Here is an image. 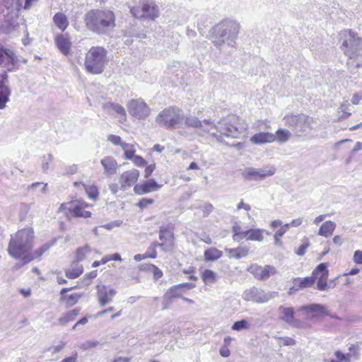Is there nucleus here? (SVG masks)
<instances>
[{
    "label": "nucleus",
    "instance_id": "1",
    "mask_svg": "<svg viewBox=\"0 0 362 362\" xmlns=\"http://www.w3.org/2000/svg\"><path fill=\"white\" fill-rule=\"evenodd\" d=\"M34 238V231L31 228L18 230L11 235L7 249L8 255L15 259H21L23 264L34 260L35 257L31 255Z\"/></svg>",
    "mask_w": 362,
    "mask_h": 362
},
{
    "label": "nucleus",
    "instance_id": "2",
    "mask_svg": "<svg viewBox=\"0 0 362 362\" xmlns=\"http://www.w3.org/2000/svg\"><path fill=\"white\" fill-rule=\"evenodd\" d=\"M240 24L235 20L225 19L212 28L213 43L221 47L225 44L233 47L240 31Z\"/></svg>",
    "mask_w": 362,
    "mask_h": 362
},
{
    "label": "nucleus",
    "instance_id": "3",
    "mask_svg": "<svg viewBox=\"0 0 362 362\" xmlns=\"http://www.w3.org/2000/svg\"><path fill=\"white\" fill-rule=\"evenodd\" d=\"M85 22L90 30L104 34L115 26V17L110 10L93 9L86 14Z\"/></svg>",
    "mask_w": 362,
    "mask_h": 362
},
{
    "label": "nucleus",
    "instance_id": "4",
    "mask_svg": "<svg viewBox=\"0 0 362 362\" xmlns=\"http://www.w3.org/2000/svg\"><path fill=\"white\" fill-rule=\"evenodd\" d=\"M338 42L343 53L350 59L362 54V37L351 29H344L338 33Z\"/></svg>",
    "mask_w": 362,
    "mask_h": 362
},
{
    "label": "nucleus",
    "instance_id": "5",
    "mask_svg": "<svg viewBox=\"0 0 362 362\" xmlns=\"http://www.w3.org/2000/svg\"><path fill=\"white\" fill-rule=\"evenodd\" d=\"M285 126L290 128L296 136H305L315 129L316 119L308 115L288 114L284 117Z\"/></svg>",
    "mask_w": 362,
    "mask_h": 362
},
{
    "label": "nucleus",
    "instance_id": "6",
    "mask_svg": "<svg viewBox=\"0 0 362 362\" xmlns=\"http://www.w3.org/2000/svg\"><path fill=\"white\" fill-rule=\"evenodd\" d=\"M107 51L102 47H93L86 54L84 66L87 72L100 74L107 64Z\"/></svg>",
    "mask_w": 362,
    "mask_h": 362
},
{
    "label": "nucleus",
    "instance_id": "7",
    "mask_svg": "<svg viewBox=\"0 0 362 362\" xmlns=\"http://www.w3.org/2000/svg\"><path fill=\"white\" fill-rule=\"evenodd\" d=\"M184 113L182 110L170 107L163 110L156 117V122L165 129H175L182 127Z\"/></svg>",
    "mask_w": 362,
    "mask_h": 362
},
{
    "label": "nucleus",
    "instance_id": "8",
    "mask_svg": "<svg viewBox=\"0 0 362 362\" xmlns=\"http://www.w3.org/2000/svg\"><path fill=\"white\" fill-rule=\"evenodd\" d=\"M214 130L227 137L238 138L243 132V127L239 124L237 116L232 115L221 119L218 125L214 124Z\"/></svg>",
    "mask_w": 362,
    "mask_h": 362
},
{
    "label": "nucleus",
    "instance_id": "9",
    "mask_svg": "<svg viewBox=\"0 0 362 362\" xmlns=\"http://www.w3.org/2000/svg\"><path fill=\"white\" fill-rule=\"evenodd\" d=\"M183 124L187 127L196 128L198 130V133L200 135L204 134H211V136L216 137L217 140L222 141L221 139V136H217L216 133L211 132L214 130V124L211 119H204L203 121L199 120L197 117L187 115H184Z\"/></svg>",
    "mask_w": 362,
    "mask_h": 362
},
{
    "label": "nucleus",
    "instance_id": "10",
    "mask_svg": "<svg viewBox=\"0 0 362 362\" xmlns=\"http://www.w3.org/2000/svg\"><path fill=\"white\" fill-rule=\"evenodd\" d=\"M279 296L277 291L266 292L257 287H252L244 291L243 298L246 301H252L257 303H264L270 299Z\"/></svg>",
    "mask_w": 362,
    "mask_h": 362
},
{
    "label": "nucleus",
    "instance_id": "11",
    "mask_svg": "<svg viewBox=\"0 0 362 362\" xmlns=\"http://www.w3.org/2000/svg\"><path fill=\"white\" fill-rule=\"evenodd\" d=\"M132 15L137 18H146L154 20L159 16V8L153 1L143 2L141 8L132 7L130 9Z\"/></svg>",
    "mask_w": 362,
    "mask_h": 362
},
{
    "label": "nucleus",
    "instance_id": "12",
    "mask_svg": "<svg viewBox=\"0 0 362 362\" xmlns=\"http://www.w3.org/2000/svg\"><path fill=\"white\" fill-rule=\"evenodd\" d=\"M327 263H321L318 264L313 271L312 275L310 276L313 279V284L317 281V289L324 291L331 288V286L327 284L329 276V270L327 269ZM334 284L332 288H334Z\"/></svg>",
    "mask_w": 362,
    "mask_h": 362
},
{
    "label": "nucleus",
    "instance_id": "13",
    "mask_svg": "<svg viewBox=\"0 0 362 362\" xmlns=\"http://www.w3.org/2000/svg\"><path fill=\"white\" fill-rule=\"evenodd\" d=\"M276 172V168L272 165H267L262 168L248 167L245 168L242 173L243 177L247 181L262 180L267 177L272 176Z\"/></svg>",
    "mask_w": 362,
    "mask_h": 362
},
{
    "label": "nucleus",
    "instance_id": "14",
    "mask_svg": "<svg viewBox=\"0 0 362 362\" xmlns=\"http://www.w3.org/2000/svg\"><path fill=\"white\" fill-rule=\"evenodd\" d=\"M127 106L129 114L137 119H145L150 115L151 109L141 99L132 100Z\"/></svg>",
    "mask_w": 362,
    "mask_h": 362
},
{
    "label": "nucleus",
    "instance_id": "15",
    "mask_svg": "<svg viewBox=\"0 0 362 362\" xmlns=\"http://www.w3.org/2000/svg\"><path fill=\"white\" fill-rule=\"evenodd\" d=\"M17 62L18 57L13 51L0 46V66L11 71L14 70Z\"/></svg>",
    "mask_w": 362,
    "mask_h": 362
},
{
    "label": "nucleus",
    "instance_id": "16",
    "mask_svg": "<svg viewBox=\"0 0 362 362\" xmlns=\"http://www.w3.org/2000/svg\"><path fill=\"white\" fill-rule=\"evenodd\" d=\"M298 311L303 313L306 318L311 320L320 316L329 315L325 306L315 303L302 306L298 309Z\"/></svg>",
    "mask_w": 362,
    "mask_h": 362
},
{
    "label": "nucleus",
    "instance_id": "17",
    "mask_svg": "<svg viewBox=\"0 0 362 362\" xmlns=\"http://www.w3.org/2000/svg\"><path fill=\"white\" fill-rule=\"evenodd\" d=\"M139 176L140 172L136 169H132L122 173L119 178L120 189L125 191L134 185Z\"/></svg>",
    "mask_w": 362,
    "mask_h": 362
},
{
    "label": "nucleus",
    "instance_id": "18",
    "mask_svg": "<svg viewBox=\"0 0 362 362\" xmlns=\"http://www.w3.org/2000/svg\"><path fill=\"white\" fill-rule=\"evenodd\" d=\"M247 270L259 280H267L276 273V268L271 265L260 267L257 264H252Z\"/></svg>",
    "mask_w": 362,
    "mask_h": 362
},
{
    "label": "nucleus",
    "instance_id": "19",
    "mask_svg": "<svg viewBox=\"0 0 362 362\" xmlns=\"http://www.w3.org/2000/svg\"><path fill=\"white\" fill-rule=\"evenodd\" d=\"M71 216L73 217L88 218L91 213L85 209L89 206L83 200L75 199L71 202Z\"/></svg>",
    "mask_w": 362,
    "mask_h": 362
},
{
    "label": "nucleus",
    "instance_id": "20",
    "mask_svg": "<svg viewBox=\"0 0 362 362\" xmlns=\"http://www.w3.org/2000/svg\"><path fill=\"white\" fill-rule=\"evenodd\" d=\"M195 287V284L192 283L180 284L170 288L164 295V298L171 300L175 298H181L185 289L190 290Z\"/></svg>",
    "mask_w": 362,
    "mask_h": 362
},
{
    "label": "nucleus",
    "instance_id": "21",
    "mask_svg": "<svg viewBox=\"0 0 362 362\" xmlns=\"http://www.w3.org/2000/svg\"><path fill=\"white\" fill-rule=\"evenodd\" d=\"M97 288V296L101 306H105L106 304L110 303L117 293L115 289L110 288L105 285L98 286Z\"/></svg>",
    "mask_w": 362,
    "mask_h": 362
},
{
    "label": "nucleus",
    "instance_id": "22",
    "mask_svg": "<svg viewBox=\"0 0 362 362\" xmlns=\"http://www.w3.org/2000/svg\"><path fill=\"white\" fill-rule=\"evenodd\" d=\"M159 239L164 243V247H160L165 252L172 251L174 245V236L173 233L166 227L161 226L159 230Z\"/></svg>",
    "mask_w": 362,
    "mask_h": 362
},
{
    "label": "nucleus",
    "instance_id": "23",
    "mask_svg": "<svg viewBox=\"0 0 362 362\" xmlns=\"http://www.w3.org/2000/svg\"><path fill=\"white\" fill-rule=\"evenodd\" d=\"M279 312L281 314L280 318L292 327H298L300 322L294 317V310L293 308L279 306Z\"/></svg>",
    "mask_w": 362,
    "mask_h": 362
},
{
    "label": "nucleus",
    "instance_id": "24",
    "mask_svg": "<svg viewBox=\"0 0 362 362\" xmlns=\"http://www.w3.org/2000/svg\"><path fill=\"white\" fill-rule=\"evenodd\" d=\"M8 83V76L5 74L0 81V110L4 109L9 101L11 92Z\"/></svg>",
    "mask_w": 362,
    "mask_h": 362
},
{
    "label": "nucleus",
    "instance_id": "25",
    "mask_svg": "<svg viewBox=\"0 0 362 362\" xmlns=\"http://www.w3.org/2000/svg\"><path fill=\"white\" fill-rule=\"evenodd\" d=\"M159 185L153 179L148 180L144 183L135 185L134 191L136 194L141 195L151 192H154L160 188Z\"/></svg>",
    "mask_w": 362,
    "mask_h": 362
},
{
    "label": "nucleus",
    "instance_id": "26",
    "mask_svg": "<svg viewBox=\"0 0 362 362\" xmlns=\"http://www.w3.org/2000/svg\"><path fill=\"white\" fill-rule=\"evenodd\" d=\"M293 286L289 288L288 294L291 295L293 292L298 291L300 289L309 288L313 286V279L310 276L305 278L296 277L292 280Z\"/></svg>",
    "mask_w": 362,
    "mask_h": 362
},
{
    "label": "nucleus",
    "instance_id": "27",
    "mask_svg": "<svg viewBox=\"0 0 362 362\" xmlns=\"http://www.w3.org/2000/svg\"><path fill=\"white\" fill-rule=\"evenodd\" d=\"M251 143L256 145H262L274 142V134L272 132H259L250 139Z\"/></svg>",
    "mask_w": 362,
    "mask_h": 362
},
{
    "label": "nucleus",
    "instance_id": "28",
    "mask_svg": "<svg viewBox=\"0 0 362 362\" xmlns=\"http://www.w3.org/2000/svg\"><path fill=\"white\" fill-rule=\"evenodd\" d=\"M55 43L58 49L65 55L70 51L71 42L67 33L60 34L55 37Z\"/></svg>",
    "mask_w": 362,
    "mask_h": 362
},
{
    "label": "nucleus",
    "instance_id": "29",
    "mask_svg": "<svg viewBox=\"0 0 362 362\" xmlns=\"http://www.w3.org/2000/svg\"><path fill=\"white\" fill-rule=\"evenodd\" d=\"M100 163L104 168L105 174L107 175L110 176L116 173L118 164L114 158L105 156L101 160Z\"/></svg>",
    "mask_w": 362,
    "mask_h": 362
},
{
    "label": "nucleus",
    "instance_id": "30",
    "mask_svg": "<svg viewBox=\"0 0 362 362\" xmlns=\"http://www.w3.org/2000/svg\"><path fill=\"white\" fill-rule=\"evenodd\" d=\"M336 227L337 224L334 221L331 220L326 221L320 226L317 235L327 238L332 235Z\"/></svg>",
    "mask_w": 362,
    "mask_h": 362
},
{
    "label": "nucleus",
    "instance_id": "31",
    "mask_svg": "<svg viewBox=\"0 0 362 362\" xmlns=\"http://www.w3.org/2000/svg\"><path fill=\"white\" fill-rule=\"evenodd\" d=\"M74 185L76 187L83 189L90 199H97L99 192L95 185H86L82 182H74Z\"/></svg>",
    "mask_w": 362,
    "mask_h": 362
},
{
    "label": "nucleus",
    "instance_id": "32",
    "mask_svg": "<svg viewBox=\"0 0 362 362\" xmlns=\"http://www.w3.org/2000/svg\"><path fill=\"white\" fill-rule=\"evenodd\" d=\"M71 289V288H62L60 292L61 300L66 303V306L67 308L71 307L76 304L81 297V295L78 293H72L69 296L65 295V293Z\"/></svg>",
    "mask_w": 362,
    "mask_h": 362
},
{
    "label": "nucleus",
    "instance_id": "33",
    "mask_svg": "<svg viewBox=\"0 0 362 362\" xmlns=\"http://www.w3.org/2000/svg\"><path fill=\"white\" fill-rule=\"evenodd\" d=\"M274 141L279 144H285L292 137V133L286 129H278L274 134Z\"/></svg>",
    "mask_w": 362,
    "mask_h": 362
},
{
    "label": "nucleus",
    "instance_id": "34",
    "mask_svg": "<svg viewBox=\"0 0 362 362\" xmlns=\"http://www.w3.org/2000/svg\"><path fill=\"white\" fill-rule=\"evenodd\" d=\"M264 230L255 228L245 230V238L247 240L262 242L264 240Z\"/></svg>",
    "mask_w": 362,
    "mask_h": 362
},
{
    "label": "nucleus",
    "instance_id": "35",
    "mask_svg": "<svg viewBox=\"0 0 362 362\" xmlns=\"http://www.w3.org/2000/svg\"><path fill=\"white\" fill-rule=\"evenodd\" d=\"M223 256L222 251L216 247H210L204 251V259L206 262H214Z\"/></svg>",
    "mask_w": 362,
    "mask_h": 362
},
{
    "label": "nucleus",
    "instance_id": "36",
    "mask_svg": "<svg viewBox=\"0 0 362 362\" xmlns=\"http://www.w3.org/2000/svg\"><path fill=\"white\" fill-rule=\"evenodd\" d=\"M226 252L228 254L230 258L240 259L246 257L249 253V249L247 247L226 248Z\"/></svg>",
    "mask_w": 362,
    "mask_h": 362
},
{
    "label": "nucleus",
    "instance_id": "37",
    "mask_svg": "<svg viewBox=\"0 0 362 362\" xmlns=\"http://www.w3.org/2000/svg\"><path fill=\"white\" fill-rule=\"evenodd\" d=\"M53 21L55 25L61 30L64 31L68 25L69 21L65 14L57 13L53 17Z\"/></svg>",
    "mask_w": 362,
    "mask_h": 362
},
{
    "label": "nucleus",
    "instance_id": "38",
    "mask_svg": "<svg viewBox=\"0 0 362 362\" xmlns=\"http://www.w3.org/2000/svg\"><path fill=\"white\" fill-rule=\"evenodd\" d=\"M106 107L113 111V113L116 115V117L119 118L120 122L126 119V111L122 105L110 103L107 104Z\"/></svg>",
    "mask_w": 362,
    "mask_h": 362
},
{
    "label": "nucleus",
    "instance_id": "39",
    "mask_svg": "<svg viewBox=\"0 0 362 362\" xmlns=\"http://www.w3.org/2000/svg\"><path fill=\"white\" fill-rule=\"evenodd\" d=\"M81 309L77 308L71 310L69 312L65 313L63 316L59 317V322L61 325H65L69 322L73 321L75 320L76 317L79 314Z\"/></svg>",
    "mask_w": 362,
    "mask_h": 362
},
{
    "label": "nucleus",
    "instance_id": "40",
    "mask_svg": "<svg viewBox=\"0 0 362 362\" xmlns=\"http://www.w3.org/2000/svg\"><path fill=\"white\" fill-rule=\"evenodd\" d=\"M83 268L81 265H76L75 267L66 269L65 274L68 279H76L82 274Z\"/></svg>",
    "mask_w": 362,
    "mask_h": 362
},
{
    "label": "nucleus",
    "instance_id": "41",
    "mask_svg": "<svg viewBox=\"0 0 362 362\" xmlns=\"http://www.w3.org/2000/svg\"><path fill=\"white\" fill-rule=\"evenodd\" d=\"M202 280L206 285H211L216 282L217 276L214 272L206 269L202 275Z\"/></svg>",
    "mask_w": 362,
    "mask_h": 362
},
{
    "label": "nucleus",
    "instance_id": "42",
    "mask_svg": "<svg viewBox=\"0 0 362 362\" xmlns=\"http://www.w3.org/2000/svg\"><path fill=\"white\" fill-rule=\"evenodd\" d=\"M4 6L8 9V13L16 14L20 10L21 4L18 0H6L4 2Z\"/></svg>",
    "mask_w": 362,
    "mask_h": 362
},
{
    "label": "nucleus",
    "instance_id": "43",
    "mask_svg": "<svg viewBox=\"0 0 362 362\" xmlns=\"http://www.w3.org/2000/svg\"><path fill=\"white\" fill-rule=\"evenodd\" d=\"M233 240L235 241H240L245 238V230H242L239 223H235L233 226Z\"/></svg>",
    "mask_w": 362,
    "mask_h": 362
},
{
    "label": "nucleus",
    "instance_id": "44",
    "mask_svg": "<svg viewBox=\"0 0 362 362\" xmlns=\"http://www.w3.org/2000/svg\"><path fill=\"white\" fill-rule=\"evenodd\" d=\"M90 252V248L88 245H86L82 247H79L76 252V262L83 261L86 256Z\"/></svg>",
    "mask_w": 362,
    "mask_h": 362
},
{
    "label": "nucleus",
    "instance_id": "45",
    "mask_svg": "<svg viewBox=\"0 0 362 362\" xmlns=\"http://www.w3.org/2000/svg\"><path fill=\"white\" fill-rule=\"evenodd\" d=\"M157 247H164V243H153L145 252L146 257H147V258H156L157 257L156 250Z\"/></svg>",
    "mask_w": 362,
    "mask_h": 362
},
{
    "label": "nucleus",
    "instance_id": "46",
    "mask_svg": "<svg viewBox=\"0 0 362 362\" xmlns=\"http://www.w3.org/2000/svg\"><path fill=\"white\" fill-rule=\"evenodd\" d=\"M122 148L124 151V157L126 159L132 160L136 155H134L135 149L133 146L129 144H122Z\"/></svg>",
    "mask_w": 362,
    "mask_h": 362
},
{
    "label": "nucleus",
    "instance_id": "47",
    "mask_svg": "<svg viewBox=\"0 0 362 362\" xmlns=\"http://www.w3.org/2000/svg\"><path fill=\"white\" fill-rule=\"evenodd\" d=\"M249 329V323L245 320L236 321L232 326V329L235 331H240L242 329Z\"/></svg>",
    "mask_w": 362,
    "mask_h": 362
},
{
    "label": "nucleus",
    "instance_id": "48",
    "mask_svg": "<svg viewBox=\"0 0 362 362\" xmlns=\"http://www.w3.org/2000/svg\"><path fill=\"white\" fill-rule=\"evenodd\" d=\"M309 245L310 242L308 239L307 238H304L303 240V243L299 246V247L296 251V255H298V256H303L305 254Z\"/></svg>",
    "mask_w": 362,
    "mask_h": 362
},
{
    "label": "nucleus",
    "instance_id": "49",
    "mask_svg": "<svg viewBox=\"0 0 362 362\" xmlns=\"http://www.w3.org/2000/svg\"><path fill=\"white\" fill-rule=\"evenodd\" d=\"M144 269L151 271L155 279H158L163 276V272L153 264H148Z\"/></svg>",
    "mask_w": 362,
    "mask_h": 362
},
{
    "label": "nucleus",
    "instance_id": "50",
    "mask_svg": "<svg viewBox=\"0 0 362 362\" xmlns=\"http://www.w3.org/2000/svg\"><path fill=\"white\" fill-rule=\"evenodd\" d=\"M349 104L348 101L346 100V101L344 102L339 107V109H338L339 113H341V112L343 113L342 115L341 116V118H346L351 115V112L349 110Z\"/></svg>",
    "mask_w": 362,
    "mask_h": 362
},
{
    "label": "nucleus",
    "instance_id": "51",
    "mask_svg": "<svg viewBox=\"0 0 362 362\" xmlns=\"http://www.w3.org/2000/svg\"><path fill=\"white\" fill-rule=\"evenodd\" d=\"M100 342L96 340H88L80 345V349L86 351L95 348L99 345Z\"/></svg>",
    "mask_w": 362,
    "mask_h": 362
},
{
    "label": "nucleus",
    "instance_id": "52",
    "mask_svg": "<svg viewBox=\"0 0 362 362\" xmlns=\"http://www.w3.org/2000/svg\"><path fill=\"white\" fill-rule=\"evenodd\" d=\"M49 244H44L34 252H31V255H33L35 257V259L37 258H40L46 251H47L49 249Z\"/></svg>",
    "mask_w": 362,
    "mask_h": 362
},
{
    "label": "nucleus",
    "instance_id": "53",
    "mask_svg": "<svg viewBox=\"0 0 362 362\" xmlns=\"http://www.w3.org/2000/svg\"><path fill=\"white\" fill-rule=\"evenodd\" d=\"M276 339L279 341V346H293L296 344V341L291 337H276Z\"/></svg>",
    "mask_w": 362,
    "mask_h": 362
},
{
    "label": "nucleus",
    "instance_id": "54",
    "mask_svg": "<svg viewBox=\"0 0 362 362\" xmlns=\"http://www.w3.org/2000/svg\"><path fill=\"white\" fill-rule=\"evenodd\" d=\"M71 202L62 203L58 209V212H63L66 216L69 217L71 216Z\"/></svg>",
    "mask_w": 362,
    "mask_h": 362
},
{
    "label": "nucleus",
    "instance_id": "55",
    "mask_svg": "<svg viewBox=\"0 0 362 362\" xmlns=\"http://www.w3.org/2000/svg\"><path fill=\"white\" fill-rule=\"evenodd\" d=\"M107 141L115 146H120L121 147L122 144H125L124 142H122V139L120 136L114 134H110L107 136Z\"/></svg>",
    "mask_w": 362,
    "mask_h": 362
},
{
    "label": "nucleus",
    "instance_id": "56",
    "mask_svg": "<svg viewBox=\"0 0 362 362\" xmlns=\"http://www.w3.org/2000/svg\"><path fill=\"white\" fill-rule=\"evenodd\" d=\"M53 156L51 154L43 156L42 162V168L44 172L49 169V163L52 160Z\"/></svg>",
    "mask_w": 362,
    "mask_h": 362
},
{
    "label": "nucleus",
    "instance_id": "57",
    "mask_svg": "<svg viewBox=\"0 0 362 362\" xmlns=\"http://www.w3.org/2000/svg\"><path fill=\"white\" fill-rule=\"evenodd\" d=\"M153 203L154 200L152 199L143 198L137 204V206L143 209L146 208L148 205L153 204Z\"/></svg>",
    "mask_w": 362,
    "mask_h": 362
},
{
    "label": "nucleus",
    "instance_id": "58",
    "mask_svg": "<svg viewBox=\"0 0 362 362\" xmlns=\"http://www.w3.org/2000/svg\"><path fill=\"white\" fill-rule=\"evenodd\" d=\"M131 160L138 167H143L146 165V161L140 156H135Z\"/></svg>",
    "mask_w": 362,
    "mask_h": 362
},
{
    "label": "nucleus",
    "instance_id": "59",
    "mask_svg": "<svg viewBox=\"0 0 362 362\" xmlns=\"http://www.w3.org/2000/svg\"><path fill=\"white\" fill-rule=\"evenodd\" d=\"M66 346V343L61 341L59 344L57 346H52L47 349V351H51L52 354H56L62 351Z\"/></svg>",
    "mask_w": 362,
    "mask_h": 362
},
{
    "label": "nucleus",
    "instance_id": "60",
    "mask_svg": "<svg viewBox=\"0 0 362 362\" xmlns=\"http://www.w3.org/2000/svg\"><path fill=\"white\" fill-rule=\"evenodd\" d=\"M78 165L76 164L69 165V166L66 167L65 172L64 174H66V175L75 174L78 172Z\"/></svg>",
    "mask_w": 362,
    "mask_h": 362
},
{
    "label": "nucleus",
    "instance_id": "61",
    "mask_svg": "<svg viewBox=\"0 0 362 362\" xmlns=\"http://www.w3.org/2000/svg\"><path fill=\"white\" fill-rule=\"evenodd\" d=\"M353 261L357 264H362V251H355L353 256Z\"/></svg>",
    "mask_w": 362,
    "mask_h": 362
},
{
    "label": "nucleus",
    "instance_id": "62",
    "mask_svg": "<svg viewBox=\"0 0 362 362\" xmlns=\"http://www.w3.org/2000/svg\"><path fill=\"white\" fill-rule=\"evenodd\" d=\"M335 356L337 358V359L340 361H345V362H349V355H345L340 351H337L334 353Z\"/></svg>",
    "mask_w": 362,
    "mask_h": 362
},
{
    "label": "nucleus",
    "instance_id": "63",
    "mask_svg": "<svg viewBox=\"0 0 362 362\" xmlns=\"http://www.w3.org/2000/svg\"><path fill=\"white\" fill-rule=\"evenodd\" d=\"M240 209H244L246 211H249L251 210V206L250 204L245 203L243 199H241L237 205V210Z\"/></svg>",
    "mask_w": 362,
    "mask_h": 362
},
{
    "label": "nucleus",
    "instance_id": "64",
    "mask_svg": "<svg viewBox=\"0 0 362 362\" xmlns=\"http://www.w3.org/2000/svg\"><path fill=\"white\" fill-rule=\"evenodd\" d=\"M362 99V92H358L353 95L351 103L354 105H358Z\"/></svg>",
    "mask_w": 362,
    "mask_h": 362
}]
</instances>
